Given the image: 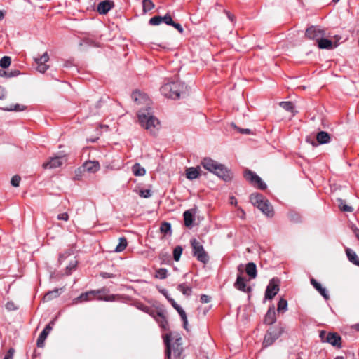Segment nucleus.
<instances>
[{
	"label": "nucleus",
	"mask_w": 359,
	"mask_h": 359,
	"mask_svg": "<svg viewBox=\"0 0 359 359\" xmlns=\"http://www.w3.org/2000/svg\"><path fill=\"white\" fill-rule=\"evenodd\" d=\"M132 99L137 105H143L144 109L138 111L137 117L140 125L151 133H156L159 128V121L153 115L150 104L151 100L148 96L140 91L135 90L132 93Z\"/></svg>",
	"instance_id": "f257e3e1"
},
{
	"label": "nucleus",
	"mask_w": 359,
	"mask_h": 359,
	"mask_svg": "<svg viewBox=\"0 0 359 359\" xmlns=\"http://www.w3.org/2000/svg\"><path fill=\"white\" fill-rule=\"evenodd\" d=\"M161 92L163 96L175 100L186 95L188 90L184 83L177 81L165 83L161 88Z\"/></svg>",
	"instance_id": "f03ea898"
},
{
	"label": "nucleus",
	"mask_w": 359,
	"mask_h": 359,
	"mask_svg": "<svg viewBox=\"0 0 359 359\" xmlns=\"http://www.w3.org/2000/svg\"><path fill=\"white\" fill-rule=\"evenodd\" d=\"M202 166L207 170L214 173L224 181L231 179V173L227 168L222 164L210 158H205L201 161Z\"/></svg>",
	"instance_id": "7ed1b4c3"
},
{
	"label": "nucleus",
	"mask_w": 359,
	"mask_h": 359,
	"mask_svg": "<svg viewBox=\"0 0 359 359\" xmlns=\"http://www.w3.org/2000/svg\"><path fill=\"white\" fill-rule=\"evenodd\" d=\"M182 338L177 336L176 338L172 339L171 334H166L164 337V343L166 346L165 358L166 359H170L171 352L173 351L175 356H180L182 348Z\"/></svg>",
	"instance_id": "20e7f679"
},
{
	"label": "nucleus",
	"mask_w": 359,
	"mask_h": 359,
	"mask_svg": "<svg viewBox=\"0 0 359 359\" xmlns=\"http://www.w3.org/2000/svg\"><path fill=\"white\" fill-rule=\"evenodd\" d=\"M283 332V328L280 326L270 328L265 334L263 341L264 346L267 347L273 344L281 336Z\"/></svg>",
	"instance_id": "39448f33"
},
{
	"label": "nucleus",
	"mask_w": 359,
	"mask_h": 359,
	"mask_svg": "<svg viewBox=\"0 0 359 359\" xmlns=\"http://www.w3.org/2000/svg\"><path fill=\"white\" fill-rule=\"evenodd\" d=\"M245 178L248 180L254 186L258 189L264 190L266 188V184L262 181V180L255 172L251 170H245L244 172Z\"/></svg>",
	"instance_id": "423d86ee"
},
{
	"label": "nucleus",
	"mask_w": 359,
	"mask_h": 359,
	"mask_svg": "<svg viewBox=\"0 0 359 359\" xmlns=\"http://www.w3.org/2000/svg\"><path fill=\"white\" fill-rule=\"evenodd\" d=\"M279 291V280L277 278H272L266 287L265 291V299H272Z\"/></svg>",
	"instance_id": "0eeeda50"
},
{
	"label": "nucleus",
	"mask_w": 359,
	"mask_h": 359,
	"mask_svg": "<svg viewBox=\"0 0 359 359\" xmlns=\"http://www.w3.org/2000/svg\"><path fill=\"white\" fill-rule=\"evenodd\" d=\"M325 34V31L316 26H311L306 30L305 33L308 39L315 40L316 42L324 37Z\"/></svg>",
	"instance_id": "6e6552de"
},
{
	"label": "nucleus",
	"mask_w": 359,
	"mask_h": 359,
	"mask_svg": "<svg viewBox=\"0 0 359 359\" xmlns=\"http://www.w3.org/2000/svg\"><path fill=\"white\" fill-rule=\"evenodd\" d=\"M49 60V55L45 52L41 57H35L34 61L36 64V70L40 73H45L49 68V65L46 62Z\"/></svg>",
	"instance_id": "1a4fd4ad"
},
{
	"label": "nucleus",
	"mask_w": 359,
	"mask_h": 359,
	"mask_svg": "<svg viewBox=\"0 0 359 359\" xmlns=\"http://www.w3.org/2000/svg\"><path fill=\"white\" fill-rule=\"evenodd\" d=\"M67 158L65 156H59L53 157L46 163L43 164V168L44 169H53L57 168L61 166L64 163H65Z\"/></svg>",
	"instance_id": "9d476101"
},
{
	"label": "nucleus",
	"mask_w": 359,
	"mask_h": 359,
	"mask_svg": "<svg viewBox=\"0 0 359 359\" xmlns=\"http://www.w3.org/2000/svg\"><path fill=\"white\" fill-rule=\"evenodd\" d=\"M150 316H151L156 320V321L163 330L168 329V323L163 311H153L151 313H150Z\"/></svg>",
	"instance_id": "9b49d317"
},
{
	"label": "nucleus",
	"mask_w": 359,
	"mask_h": 359,
	"mask_svg": "<svg viewBox=\"0 0 359 359\" xmlns=\"http://www.w3.org/2000/svg\"><path fill=\"white\" fill-rule=\"evenodd\" d=\"M100 292H101V291L98 290H90V291L82 293L80 294V296H79L78 297L74 298L73 299L72 304H77L79 302L91 301L93 299L94 297L96 294H100Z\"/></svg>",
	"instance_id": "f8f14e48"
},
{
	"label": "nucleus",
	"mask_w": 359,
	"mask_h": 359,
	"mask_svg": "<svg viewBox=\"0 0 359 359\" xmlns=\"http://www.w3.org/2000/svg\"><path fill=\"white\" fill-rule=\"evenodd\" d=\"M168 301L171 303L172 306L177 310L178 313L180 314L182 320L183 321V326L184 328L188 330L187 326H188V320L185 311L183 310V309L178 305L175 301L173 299H168Z\"/></svg>",
	"instance_id": "ddd939ff"
},
{
	"label": "nucleus",
	"mask_w": 359,
	"mask_h": 359,
	"mask_svg": "<svg viewBox=\"0 0 359 359\" xmlns=\"http://www.w3.org/2000/svg\"><path fill=\"white\" fill-rule=\"evenodd\" d=\"M114 7V2L110 0H104L98 4L97 11L101 15L107 14Z\"/></svg>",
	"instance_id": "4468645a"
},
{
	"label": "nucleus",
	"mask_w": 359,
	"mask_h": 359,
	"mask_svg": "<svg viewBox=\"0 0 359 359\" xmlns=\"http://www.w3.org/2000/svg\"><path fill=\"white\" fill-rule=\"evenodd\" d=\"M341 337L337 333L334 332L328 333L325 339V342L329 343L332 346L337 348L341 347Z\"/></svg>",
	"instance_id": "2eb2a0df"
},
{
	"label": "nucleus",
	"mask_w": 359,
	"mask_h": 359,
	"mask_svg": "<svg viewBox=\"0 0 359 359\" xmlns=\"http://www.w3.org/2000/svg\"><path fill=\"white\" fill-rule=\"evenodd\" d=\"M192 255L203 264H206L209 260V256L204 248H193Z\"/></svg>",
	"instance_id": "dca6fc26"
},
{
	"label": "nucleus",
	"mask_w": 359,
	"mask_h": 359,
	"mask_svg": "<svg viewBox=\"0 0 359 359\" xmlns=\"http://www.w3.org/2000/svg\"><path fill=\"white\" fill-rule=\"evenodd\" d=\"M258 209L260 210L267 217H272L274 215L273 206L266 198L262 202V205L259 206Z\"/></svg>",
	"instance_id": "f3484780"
},
{
	"label": "nucleus",
	"mask_w": 359,
	"mask_h": 359,
	"mask_svg": "<svg viewBox=\"0 0 359 359\" xmlns=\"http://www.w3.org/2000/svg\"><path fill=\"white\" fill-rule=\"evenodd\" d=\"M264 200V196L258 193H254L250 196V201L251 203L257 208L262 205Z\"/></svg>",
	"instance_id": "a211bd4d"
},
{
	"label": "nucleus",
	"mask_w": 359,
	"mask_h": 359,
	"mask_svg": "<svg viewBox=\"0 0 359 359\" xmlns=\"http://www.w3.org/2000/svg\"><path fill=\"white\" fill-rule=\"evenodd\" d=\"M234 286L238 290L242 292H248L250 290V287H248L245 284V278L241 276H238L236 283H234Z\"/></svg>",
	"instance_id": "6ab92c4d"
},
{
	"label": "nucleus",
	"mask_w": 359,
	"mask_h": 359,
	"mask_svg": "<svg viewBox=\"0 0 359 359\" xmlns=\"http://www.w3.org/2000/svg\"><path fill=\"white\" fill-rule=\"evenodd\" d=\"M83 167L87 172L94 173L100 169V164L97 161H86Z\"/></svg>",
	"instance_id": "aec40b11"
},
{
	"label": "nucleus",
	"mask_w": 359,
	"mask_h": 359,
	"mask_svg": "<svg viewBox=\"0 0 359 359\" xmlns=\"http://www.w3.org/2000/svg\"><path fill=\"white\" fill-rule=\"evenodd\" d=\"M276 320V312L273 307H271L267 311L265 318H264V323L267 325H272L274 323Z\"/></svg>",
	"instance_id": "412c9836"
},
{
	"label": "nucleus",
	"mask_w": 359,
	"mask_h": 359,
	"mask_svg": "<svg viewBox=\"0 0 359 359\" xmlns=\"http://www.w3.org/2000/svg\"><path fill=\"white\" fill-rule=\"evenodd\" d=\"M311 285L315 287L316 290L319 292V293L325 299H329V295L327 294V291L325 288L323 287L321 284L317 282L314 278L311 279Z\"/></svg>",
	"instance_id": "4be33fe9"
},
{
	"label": "nucleus",
	"mask_w": 359,
	"mask_h": 359,
	"mask_svg": "<svg viewBox=\"0 0 359 359\" xmlns=\"http://www.w3.org/2000/svg\"><path fill=\"white\" fill-rule=\"evenodd\" d=\"M346 254L348 260L353 264L359 266V258L355 252L351 248H346Z\"/></svg>",
	"instance_id": "5701e85b"
},
{
	"label": "nucleus",
	"mask_w": 359,
	"mask_h": 359,
	"mask_svg": "<svg viewBox=\"0 0 359 359\" xmlns=\"http://www.w3.org/2000/svg\"><path fill=\"white\" fill-rule=\"evenodd\" d=\"M194 211H192V210H188L184 212L183 216H184V225L187 227L191 226L193 221H194Z\"/></svg>",
	"instance_id": "b1692460"
},
{
	"label": "nucleus",
	"mask_w": 359,
	"mask_h": 359,
	"mask_svg": "<svg viewBox=\"0 0 359 359\" xmlns=\"http://www.w3.org/2000/svg\"><path fill=\"white\" fill-rule=\"evenodd\" d=\"M199 170L200 168L198 167H191L187 168L186 170L187 178L191 180L196 179L200 175Z\"/></svg>",
	"instance_id": "393cba45"
},
{
	"label": "nucleus",
	"mask_w": 359,
	"mask_h": 359,
	"mask_svg": "<svg viewBox=\"0 0 359 359\" xmlns=\"http://www.w3.org/2000/svg\"><path fill=\"white\" fill-rule=\"evenodd\" d=\"M245 271L250 278H255L257 276L256 264L253 262L248 263L245 267Z\"/></svg>",
	"instance_id": "a878e982"
},
{
	"label": "nucleus",
	"mask_w": 359,
	"mask_h": 359,
	"mask_svg": "<svg viewBox=\"0 0 359 359\" xmlns=\"http://www.w3.org/2000/svg\"><path fill=\"white\" fill-rule=\"evenodd\" d=\"M316 140L320 144L328 143L330 140V137L328 133L325 131H320L316 135Z\"/></svg>",
	"instance_id": "bb28decb"
},
{
	"label": "nucleus",
	"mask_w": 359,
	"mask_h": 359,
	"mask_svg": "<svg viewBox=\"0 0 359 359\" xmlns=\"http://www.w3.org/2000/svg\"><path fill=\"white\" fill-rule=\"evenodd\" d=\"M61 289L59 290V289H55L52 291H49L43 297V301L44 302H49L55 298H57V297L60 296V294H61V292H60Z\"/></svg>",
	"instance_id": "cd10ccee"
},
{
	"label": "nucleus",
	"mask_w": 359,
	"mask_h": 359,
	"mask_svg": "<svg viewBox=\"0 0 359 359\" xmlns=\"http://www.w3.org/2000/svg\"><path fill=\"white\" fill-rule=\"evenodd\" d=\"M132 172L135 176H144L146 173L145 169L140 165V163H136L132 167Z\"/></svg>",
	"instance_id": "c85d7f7f"
},
{
	"label": "nucleus",
	"mask_w": 359,
	"mask_h": 359,
	"mask_svg": "<svg viewBox=\"0 0 359 359\" xmlns=\"http://www.w3.org/2000/svg\"><path fill=\"white\" fill-rule=\"evenodd\" d=\"M317 43L318 48L320 49H331L333 47L332 41L324 37L321 38Z\"/></svg>",
	"instance_id": "c756f323"
},
{
	"label": "nucleus",
	"mask_w": 359,
	"mask_h": 359,
	"mask_svg": "<svg viewBox=\"0 0 359 359\" xmlns=\"http://www.w3.org/2000/svg\"><path fill=\"white\" fill-rule=\"evenodd\" d=\"M337 202L340 210L348 212H352L353 211V208L351 206L346 205L344 200L337 198Z\"/></svg>",
	"instance_id": "7c9ffc66"
},
{
	"label": "nucleus",
	"mask_w": 359,
	"mask_h": 359,
	"mask_svg": "<svg viewBox=\"0 0 359 359\" xmlns=\"http://www.w3.org/2000/svg\"><path fill=\"white\" fill-rule=\"evenodd\" d=\"M25 106L22 104H12L9 107H2L1 109L6 111H22L25 109Z\"/></svg>",
	"instance_id": "2f4dec72"
},
{
	"label": "nucleus",
	"mask_w": 359,
	"mask_h": 359,
	"mask_svg": "<svg viewBox=\"0 0 359 359\" xmlns=\"http://www.w3.org/2000/svg\"><path fill=\"white\" fill-rule=\"evenodd\" d=\"M178 290H180L184 295L189 296L192 292L191 287L187 285L185 283L180 284L177 287Z\"/></svg>",
	"instance_id": "473e14b6"
},
{
	"label": "nucleus",
	"mask_w": 359,
	"mask_h": 359,
	"mask_svg": "<svg viewBox=\"0 0 359 359\" xmlns=\"http://www.w3.org/2000/svg\"><path fill=\"white\" fill-rule=\"evenodd\" d=\"M20 74V72L18 69H13V70H11L10 72H6V71H1L0 72V76H5V77H7V78H11V77H14V76H17L18 75Z\"/></svg>",
	"instance_id": "72a5a7b5"
},
{
	"label": "nucleus",
	"mask_w": 359,
	"mask_h": 359,
	"mask_svg": "<svg viewBox=\"0 0 359 359\" xmlns=\"http://www.w3.org/2000/svg\"><path fill=\"white\" fill-rule=\"evenodd\" d=\"M161 232L163 233L165 236L171 234V225L168 222H163L160 227Z\"/></svg>",
	"instance_id": "f704fd0d"
},
{
	"label": "nucleus",
	"mask_w": 359,
	"mask_h": 359,
	"mask_svg": "<svg viewBox=\"0 0 359 359\" xmlns=\"http://www.w3.org/2000/svg\"><path fill=\"white\" fill-rule=\"evenodd\" d=\"M142 6L144 13H147L154 8V4L151 0H143Z\"/></svg>",
	"instance_id": "c9c22d12"
},
{
	"label": "nucleus",
	"mask_w": 359,
	"mask_h": 359,
	"mask_svg": "<svg viewBox=\"0 0 359 359\" xmlns=\"http://www.w3.org/2000/svg\"><path fill=\"white\" fill-rule=\"evenodd\" d=\"M279 104L285 111L293 113L294 104L292 102H281Z\"/></svg>",
	"instance_id": "e433bc0d"
},
{
	"label": "nucleus",
	"mask_w": 359,
	"mask_h": 359,
	"mask_svg": "<svg viewBox=\"0 0 359 359\" xmlns=\"http://www.w3.org/2000/svg\"><path fill=\"white\" fill-rule=\"evenodd\" d=\"M278 311H285L287 309V302L284 299H280L278 304Z\"/></svg>",
	"instance_id": "4c0bfd02"
},
{
	"label": "nucleus",
	"mask_w": 359,
	"mask_h": 359,
	"mask_svg": "<svg viewBox=\"0 0 359 359\" xmlns=\"http://www.w3.org/2000/svg\"><path fill=\"white\" fill-rule=\"evenodd\" d=\"M11 62V59L8 56H4L0 60V67L2 68H7L10 66Z\"/></svg>",
	"instance_id": "58836bf2"
},
{
	"label": "nucleus",
	"mask_w": 359,
	"mask_h": 359,
	"mask_svg": "<svg viewBox=\"0 0 359 359\" xmlns=\"http://www.w3.org/2000/svg\"><path fill=\"white\" fill-rule=\"evenodd\" d=\"M168 271L165 269H158L156 271L155 277L156 278L164 279L167 277Z\"/></svg>",
	"instance_id": "ea45409f"
},
{
	"label": "nucleus",
	"mask_w": 359,
	"mask_h": 359,
	"mask_svg": "<svg viewBox=\"0 0 359 359\" xmlns=\"http://www.w3.org/2000/svg\"><path fill=\"white\" fill-rule=\"evenodd\" d=\"M77 265V261L75 259V257L70 259L69 264L66 266L67 274H69L71 271L74 269Z\"/></svg>",
	"instance_id": "a19ab883"
},
{
	"label": "nucleus",
	"mask_w": 359,
	"mask_h": 359,
	"mask_svg": "<svg viewBox=\"0 0 359 359\" xmlns=\"http://www.w3.org/2000/svg\"><path fill=\"white\" fill-rule=\"evenodd\" d=\"M163 22V18L159 15H156L149 20V24L151 25H158Z\"/></svg>",
	"instance_id": "79ce46f5"
},
{
	"label": "nucleus",
	"mask_w": 359,
	"mask_h": 359,
	"mask_svg": "<svg viewBox=\"0 0 359 359\" xmlns=\"http://www.w3.org/2000/svg\"><path fill=\"white\" fill-rule=\"evenodd\" d=\"M151 191L150 189H141L139 191V196L144 198H148L151 196Z\"/></svg>",
	"instance_id": "37998d69"
},
{
	"label": "nucleus",
	"mask_w": 359,
	"mask_h": 359,
	"mask_svg": "<svg viewBox=\"0 0 359 359\" xmlns=\"http://www.w3.org/2000/svg\"><path fill=\"white\" fill-rule=\"evenodd\" d=\"M183 248H174L173 258L175 261H179L182 253Z\"/></svg>",
	"instance_id": "c03bdc74"
},
{
	"label": "nucleus",
	"mask_w": 359,
	"mask_h": 359,
	"mask_svg": "<svg viewBox=\"0 0 359 359\" xmlns=\"http://www.w3.org/2000/svg\"><path fill=\"white\" fill-rule=\"evenodd\" d=\"M51 330H52V326H51L50 323H49L45 327V328L41 332L40 335L42 336L43 337L46 338Z\"/></svg>",
	"instance_id": "a18cd8bd"
},
{
	"label": "nucleus",
	"mask_w": 359,
	"mask_h": 359,
	"mask_svg": "<svg viewBox=\"0 0 359 359\" xmlns=\"http://www.w3.org/2000/svg\"><path fill=\"white\" fill-rule=\"evenodd\" d=\"M21 178L19 175H15L11 178V184L15 187H18L20 185Z\"/></svg>",
	"instance_id": "49530a36"
},
{
	"label": "nucleus",
	"mask_w": 359,
	"mask_h": 359,
	"mask_svg": "<svg viewBox=\"0 0 359 359\" xmlns=\"http://www.w3.org/2000/svg\"><path fill=\"white\" fill-rule=\"evenodd\" d=\"M116 299V296L114 294L107 295L104 297H99L97 298L98 300H103L105 302H113V301H115Z\"/></svg>",
	"instance_id": "de8ad7c7"
},
{
	"label": "nucleus",
	"mask_w": 359,
	"mask_h": 359,
	"mask_svg": "<svg viewBox=\"0 0 359 359\" xmlns=\"http://www.w3.org/2000/svg\"><path fill=\"white\" fill-rule=\"evenodd\" d=\"M6 309L9 311H15L18 309V306L15 304V303L12 301L8 302L6 304Z\"/></svg>",
	"instance_id": "09e8293b"
},
{
	"label": "nucleus",
	"mask_w": 359,
	"mask_h": 359,
	"mask_svg": "<svg viewBox=\"0 0 359 359\" xmlns=\"http://www.w3.org/2000/svg\"><path fill=\"white\" fill-rule=\"evenodd\" d=\"M162 18H163V22H165V24H167L168 25H171V24L173 23V20L169 14H166L165 16H163Z\"/></svg>",
	"instance_id": "8fccbe9b"
},
{
	"label": "nucleus",
	"mask_w": 359,
	"mask_h": 359,
	"mask_svg": "<svg viewBox=\"0 0 359 359\" xmlns=\"http://www.w3.org/2000/svg\"><path fill=\"white\" fill-rule=\"evenodd\" d=\"M190 242H191V247H193V248L203 247V245L201 244L200 241L197 240L196 238L191 239Z\"/></svg>",
	"instance_id": "3c124183"
},
{
	"label": "nucleus",
	"mask_w": 359,
	"mask_h": 359,
	"mask_svg": "<svg viewBox=\"0 0 359 359\" xmlns=\"http://www.w3.org/2000/svg\"><path fill=\"white\" fill-rule=\"evenodd\" d=\"M128 242L126 238L121 237L118 240V243L116 247H127Z\"/></svg>",
	"instance_id": "603ef678"
},
{
	"label": "nucleus",
	"mask_w": 359,
	"mask_h": 359,
	"mask_svg": "<svg viewBox=\"0 0 359 359\" xmlns=\"http://www.w3.org/2000/svg\"><path fill=\"white\" fill-rule=\"evenodd\" d=\"M57 218L58 220H63L67 222L69 219V215L67 212L61 213L57 216Z\"/></svg>",
	"instance_id": "864d4df0"
},
{
	"label": "nucleus",
	"mask_w": 359,
	"mask_h": 359,
	"mask_svg": "<svg viewBox=\"0 0 359 359\" xmlns=\"http://www.w3.org/2000/svg\"><path fill=\"white\" fill-rule=\"evenodd\" d=\"M73 253H72L69 250H67L64 254H61L59 257L60 262H62L65 258L70 257Z\"/></svg>",
	"instance_id": "5fc2aeb1"
},
{
	"label": "nucleus",
	"mask_w": 359,
	"mask_h": 359,
	"mask_svg": "<svg viewBox=\"0 0 359 359\" xmlns=\"http://www.w3.org/2000/svg\"><path fill=\"white\" fill-rule=\"evenodd\" d=\"M15 353V350L13 348H11L8 351L7 354L5 355L4 359H13V355Z\"/></svg>",
	"instance_id": "6e6d98bb"
},
{
	"label": "nucleus",
	"mask_w": 359,
	"mask_h": 359,
	"mask_svg": "<svg viewBox=\"0 0 359 359\" xmlns=\"http://www.w3.org/2000/svg\"><path fill=\"white\" fill-rule=\"evenodd\" d=\"M46 337H43L42 336L39 335V337L37 339V346L39 347H42L43 346L44 341L46 340Z\"/></svg>",
	"instance_id": "4d7b16f0"
},
{
	"label": "nucleus",
	"mask_w": 359,
	"mask_h": 359,
	"mask_svg": "<svg viewBox=\"0 0 359 359\" xmlns=\"http://www.w3.org/2000/svg\"><path fill=\"white\" fill-rule=\"evenodd\" d=\"M7 95V92L6 90V89L2 87V86H0V100H3L4 99Z\"/></svg>",
	"instance_id": "13d9d810"
},
{
	"label": "nucleus",
	"mask_w": 359,
	"mask_h": 359,
	"mask_svg": "<svg viewBox=\"0 0 359 359\" xmlns=\"http://www.w3.org/2000/svg\"><path fill=\"white\" fill-rule=\"evenodd\" d=\"M210 301V297L206 294H202L201 296V302L202 303H208Z\"/></svg>",
	"instance_id": "bf43d9fd"
},
{
	"label": "nucleus",
	"mask_w": 359,
	"mask_h": 359,
	"mask_svg": "<svg viewBox=\"0 0 359 359\" xmlns=\"http://www.w3.org/2000/svg\"><path fill=\"white\" fill-rule=\"evenodd\" d=\"M327 334L325 331L322 330L320 332L319 337L323 342H325L326 337L327 336Z\"/></svg>",
	"instance_id": "052dcab7"
},
{
	"label": "nucleus",
	"mask_w": 359,
	"mask_h": 359,
	"mask_svg": "<svg viewBox=\"0 0 359 359\" xmlns=\"http://www.w3.org/2000/svg\"><path fill=\"white\" fill-rule=\"evenodd\" d=\"M171 25L176 28L180 33L183 32L184 29L180 24L176 23L173 21V23L171 24Z\"/></svg>",
	"instance_id": "680f3d73"
},
{
	"label": "nucleus",
	"mask_w": 359,
	"mask_h": 359,
	"mask_svg": "<svg viewBox=\"0 0 359 359\" xmlns=\"http://www.w3.org/2000/svg\"><path fill=\"white\" fill-rule=\"evenodd\" d=\"M140 309L143 311L145 313H147L150 315V313H151L153 311H150V309L148 306L141 305V306L139 307Z\"/></svg>",
	"instance_id": "e2e57ef3"
},
{
	"label": "nucleus",
	"mask_w": 359,
	"mask_h": 359,
	"mask_svg": "<svg viewBox=\"0 0 359 359\" xmlns=\"http://www.w3.org/2000/svg\"><path fill=\"white\" fill-rule=\"evenodd\" d=\"M101 276L104 278H113L114 276L112 273L102 272V273H101Z\"/></svg>",
	"instance_id": "0e129e2a"
},
{
	"label": "nucleus",
	"mask_w": 359,
	"mask_h": 359,
	"mask_svg": "<svg viewBox=\"0 0 359 359\" xmlns=\"http://www.w3.org/2000/svg\"><path fill=\"white\" fill-rule=\"evenodd\" d=\"M239 131L243 134H250V129H239Z\"/></svg>",
	"instance_id": "69168bd1"
},
{
	"label": "nucleus",
	"mask_w": 359,
	"mask_h": 359,
	"mask_svg": "<svg viewBox=\"0 0 359 359\" xmlns=\"http://www.w3.org/2000/svg\"><path fill=\"white\" fill-rule=\"evenodd\" d=\"M161 292L167 298L168 300V299H170L168 297V292L165 289L161 290Z\"/></svg>",
	"instance_id": "338daca9"
},
{
	"label": "nucleus",
	"mask_w": 359,
	"mask_h": 359,
	"mask_svg": "<svg viewBox=\"0 0 359 359\" xmlns=\"http://www.w3.org/2000/svg\"><path fill=\"white\" fill-rule=\"evenodd\" d=\"M230 201H231L230 203L231 204H234V205L237 204V200H236V198L235 197H233V196L231 197L230 198Z\"/></svg>",
	"instance_id": "774afa93"
}]
</instances>
